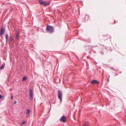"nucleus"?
<instances>
[{"mask_svg":"<svg viewBox=\"0 0 126 126\" xmlns=\"http://www.w3.org/2000/svg\"><path fill=\"white\" fill-rule=\"evenodd\" d=\"M91 83L93 84H98L99 83V82L95 79H93L91 81Z\"/></svg>","mask_w":126,"mask_h":126,"instance_id":"7","label":"nucleus"},{"mask_svg":"<svg viewBox=\"0 0 126 126\" xmlns=\"http://www.w3.org/2000/svg\"><path fill=\"white\" fill-rule=\"evenodd\" d=\"M83 126H89L88 125H84Z\"/></svg>","mask_w":126,"mask_h":126,"instance_id":"22","label":"nucleus"},{"mask_svg":"<svg viewBox=\"0 0 126 126\" xmlns=\"http://www.w3.org/2000/svg\"><path fill=\"white\" fill-rule=\"evenodd\" d=\"M8 37L9 36L8 34H6L5 35V38L6 39V41L7 43L8 41Z\"/></svg>","mask_w":126,"mask_h":126,"instance_id":"11","label":"nucleus"},{"mask_svg":"<svg viewBox=\"0 0 126 126\" xmlns=\"http://www.w3.org/2000/svg\"><path fill=\"white\" fill-rule=\"evenodd\" d=\"M89 47H90V48H93L94 47L93 46H90Z\"/></svg>","mask_w":126,"mask_h":126,"instance_id":"16","label":"nucleus"},{"mask_svg":"<svg viewBox=\"0 0 126 126\" xmlns=\"http://www.w3.org/2000/svg\"><path fill=\"white\" fill-rule=\"evenodd\" d=\"M17 103V102L16 101H15L14 102V104H15Z\"/></svg>","mask_w":126,"mask_h":126,"instance_id":"17","label":"nucleus"},{"mask_svg":"<svg viewBox=\"0 0 126 126\" xmlns=\"http://www.w3.org/2000/svg\"><path fill=\"white\" fill-rule=\"evenodd\" d=\"M9 38L10 39V43L12 45L14 43V38L13 37V36L11 35L9 36Z\"/></svg>","mask_w":126,"mask_h":126,"instance_id":"8","label":"nucleus"},{"mask_svg":"<svg viewBox=\"0 0 126 126\" xmlns=\"http://www.w3.org/2000/svg\"><path fill=\"white\" fill-rule=\"evenodd\" d=\"M3 97V96L2 95H0V99L1 98Z\"/></svg>","mask_w":126,"mask_h":126,"instance_id":"18","label":"nucleus"},{"mask_svg":"<svg viewBox=\"0 0 126 126\" xmlns=\"http://www.w3.org/2000/svg\"><path fill=\"white\" fill-rule=\"evenodd\" d=\"M100 54H102V55H103V54H104V53H103V52H102V51H101V52Z\"/></svg>","mask_w":126,"mask_h":126,"instance_id":"21","label":"nucleus"},{"mask_svg":"<svg viewBox=\"0 0 126 126\" xmlns=\"http://www.w3.org/2000/svg\"><path fill=\"white\" fill-rule=\"evenodd\" d=\"M58 96L59 98L60 99L61 102L62 101V96L63 94L61 90H59L58 91Z\"/></svg>","mask_w":126,"mask_h":126,"instance_id":"3","label":"nucleus"},{"mask_svg":"<svg viewBox=\"0 0 126 126\" xmlns=\"http://www.w3.org/2000/svg\"><path fill=\"white\" fill-rule=\"evenodd\" d=\"M31 112V110L30 109H28L27 110V112L26 113V116L28 117L29 116V114Z\"/></svg>","mask_w":126,"mask_h":126,"instance_id":"9","label":"nucleus"},{"mask_svg":"<svg viewBox=\"0 0 126 126\" xmlns=\"http://www.w3.org/2000/svg\"><path fill=\"white\" fill-rule=\"evenodd\" d=\"M66 117L64 115H63L62 116L60 120L62 122H66Z\"/></svg>","mask_w":126,"mask_h":126,"instance_id":"6","label":"nucleus"},{"mask_svg":"<svg viewBox=\"0 0 126 126\" xmlns=\"http://www.w3.org/2000/svg\"><path fill=\"white\" fill-rule=\"evenodd\" d=\"M38 1L41 4L45 6L48 5L50 4L49 1H46L43 0H38Z\"/></svg>","mask_w":126,"mask_h":126,"instance_id":"2","label":"nucleus"},{"mask_svg":"<svg viewBox=\"0 0 126 126\" xmlns=\"http://www.w3.org/2000/svg\"><path fill=\"white\" fill-rule=\"evenodd\" d=\"M46 29L47 32L50 33H52L54 32V28L52 26L47 25V26Z\"/></svg>","mask_w":126,"mask_h":126,"instance_id":"1","label":"nucleus"},{"mask_svg":"<svg viewBox=\"0 0 126 126\" xmlns=\"http://www.w3.org/2000/svg\"><path fill=\"white\" fill-rule=\"evenodd\" d=\"M19 32L18 31H17L16 33V39H18L19 37Z\"/></svg>","mask_w":126,"mask_h":126,"instance_id":"10","label":"nucleus"},{"mask_svg":"<svg viewBox=\"0 0 126 126\" xmlns=\"http://www.w3.org/2000/svg\"><path fill=\"white\" fill-rule=\"evenodd\" d=\"M25 121H24L23 122L21 123L22 125H23L25 123Z\"/></svg>","mask_w":126,"mask_h":126,"instance_id":"20","label":"nucleus"},{"mask_svg":"<svg viewBox=\"0 0 126 126\" xmlns=\"http://www.w3.org/2000/svg\"><path fill=\"white\" fill-rule=\"evenodd\" d=\"M5 29L3 27H1L0 31V35L1 36L4 33Z\"/></svg>","mask_w":126,"mask_h":126,"instance_id":"5","label":"nucleus"},{"mask_svg":"<svg viewBox=\"0 0 126 126\" xmlns=\"http://www.w3.org/2000/svg\"><path fill=\"white\" fill-rule=\"evenodd\" d=\"M105 49H107V50H110V51H111L112 50L110 49V48L108 47H105Z\"/></svg>","mask_w":126,"mask_h":126,"instance_id":"13","label":"nucleus"},{"mask_svg":"<svg viewBox=\"0 0 126 126\" xmlns=\"http://www.w3.org/2000/svg\"><path fill=\"white\" fill-rule=\"evenodd\" d=\"M14 97V95H12L11 97V99H13V98Z\"/></svg>","mask_w":126,"mask_h":126,"instance_id":"19","label":"nucleus"},{"mask_svg":"<svg viewBox=\"0 0 126 126\" xmlns=\"http://www.w3.org/2000/svg\"><path fill=\"white\" fill-rule=\"evenodd\" d=\"M26 78L27 77H24L23 78V81L25 80Z\"/></svg>","mask_w":126,"mask_h":126,"instance_id":"15","label":"nucleus"},{"mask_svg":"<svg viewBox=\"0 0 126 126\" xmlns=\"http://www.w3.org/2000/svg\"><path fill=\"white\" fill-rule=\"evenodd\" d=\"M4 65H2L0 67V69L1 70L4 67Z\"/></svg>","mask_w":126,"mask_h":126,"instance_id":"14","label":"nucleus"},{"mask_svg":"<svg viewBox=\"0 0 126 126\" xmlns=\"http://www.w3.org/2000/svg\"><path fill=\"white\" fill-rule=\"evenodd\" d=\"M89 18V16L87 15H85V20H88V19Z\"/></svg>","mask_w":126,"mask_h":126,"instance_id":"12","label":"nucleus"},{"mask_svg":"<svg viewBox=\"0 0 126 126\" xmlns=\"http://www.w3.org/2000/svg\"><path fill=\"white\" fill-rule=\"evenodd\" d=\"M29 93L30 99V101H31L33 98V94L32 90L31 89L30 90Z\"/></svg>","mask_w":126,"mask_h":126,"instance_id":"4","label":"nucleus"}]
</instances>
